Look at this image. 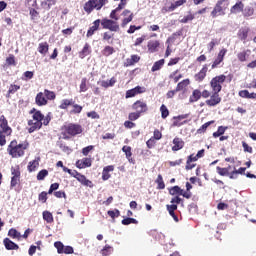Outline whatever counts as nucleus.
Wrapping results in <instances>:
<instances>
[{"label":"nucleus","mask_w":256,"mask_h":256,"mask_svg":"<svg viewBox=\"0 0 256 256\" xmlns=\"http://www.w3.org/2000/svg\"><path fill=\"white\" fill-rule=\"evenodd\" d=\"M30 115H32V119L28 120V133H35V131H39L43 125L47 127L49 123H51V112H49L46 116L43 115L41 110H37L32 108L30 110Z\"/></svg>","instance_id":"nucleus-1"},{"label":"nucleus","mask_w":256,"mask_h":256,"mask_svg":"<svg viewBox=\"0 0 256 256\" xmlns=\"http://www.w3.org/2000/svg\"><path fill=\"white\" fill-rule=\"evenodd\" d=\"M101 27L102 29H108L111 33H119V31H121L119 22L110 20L109 18H103L102 20L96 19L86 33L87 39L91 38L92 35H95Z\"/></svg>","instance_id":"nucleus-2"},{"label":"nucleus","mask_w":256,"mask_h":256,"mask_svg":"<svg viewBox=\"0 0 256 256\" xmlns=\"http://www.w3.org/2000/svg\"><path fill=\"white\" fill-rule=\"evenodd\" d=\"M29 147V143L19 144L17 140H12L8 145L7 152L13 158L23 157L25 150Z\"/></svg>","instance_id":"nucleus-3"},{"label":"nucleus","mask_w":256,"mask_h":256,"mask_svg":"<svg viewBox=\"0 0 256 256\" xmlns=\"http://www.w3.org/2000/svg\"><path fill=\"white\" fill-rule=\"evenodd\" d=\"M57 99V94L55 92L44 89V92H39L36 94L35 103L38 107H45L49 104V101H55Z\"/></svg>","instance_id":"nucleus-4"},{"label":"nucleus","mask_w":256,"mask_h":256,"mask_svg":"<svg viewBox=\"0 0 256 256\" xmlns=\"http://www.w3.org/2000/svg\"><path fill=\"white\" fill-rule=\"evenodd\" d=\"M229 5H231L229 0H218L210 13L212 19L225 17V15H227V11H229Z\"/></svg>","instance_id":"nucleus-5"},{"label":"nucleus","mask_w":256,"mask_h":256,"mask_svg":"<svg viewBox=\"0 0 256 256\" xmlns=\"http://www.w3.org/2000/svg\"><path fill=\"white\" fill-rule=\"evenodd\" d=\"M83 133V126L81 124L70 123L64 125L62 135L64 139H71V137H77Z\"/></svg>","instance_id":"nucleus-6"},{"label":"nucleus","mask_w":256,"mask_h":256,"mask_svg":"<svg viewBox=\"0 0 256 256\" xmlns=\"http://www.w3.org/2000/svg\"><path fill=\"white\" fill-rule=\"evenodd\" d=\"M227 81V76L225 74L218 75L211 79L210 81V87L213 92L221 93V90L223 89L222 84Z\"/></svg>","instance_id":"nucleus-7"},{"label":"nucleus","mask_w":256,"mask_h":256,"mask_svg":"<svg viewBox=\"0 0 256 256\" xmlns=\"http://www.w3.org/2000/svg\"><path fill=\"white\" fill-rule=\"evenodd\" d=\"M132 109L133 111H136L140 115H145V113L149 111V106L147 105V102H145L144 100H136L132 104Z\"/></svg>","instance_id":"nucleus-8"},{"label":"nucleus","mask_w":256,"mask_h":256,"mask_svg":"<svg viewBox=\"0 0 256 256\" xmlns=\"http://www.w3.org/2000/svg\"><path fill=\"white\" fill-rule=\"evenodd\" d=\"M227 55V49L226 48H222L219 52L218 55L216 57V59H214L212 65H211V69H217L218 67L223 65V61H225V56Z\"/></svg>","instance_id":"nucleus-9"},{"label":"nucleus","mask_w":256,"mask_h":256,"mask_svg":"<svg viewBox=\"0 0 256 256\" xmlns=\"http://www.w3.org/2000/svg\"><path fill=\"white\" fill-rule=\"evenodd\" d=\"M121 15L122 17H124L122 19L121 27H127V25H129V23H131V21H133V18L135 17V14H133V12H131V10L129 9L123 10Z\"/></svg>","instance_id":"nucleus-10"},{"label":"nucleus","mask_w":256,"mask_h":256,"mask_svg":"<svg viewBox=\"0 0 256 256\" xmlns=\"http://www.w3.org/2000/svg\"><path fill=\"white\" fill-rule=\"evenodd\" d=\"M205 103L208 107H217V105L221 103V96L219 95V92H213L210 99H207Z\"/></svg>","instance_id":"nucleus-11"},{"label":"nucleus","mask_w":256,"mask_h":256,"mask_svg":"<svg viewBox=\"0 0 256 256\" xmlns=\"http://www.w3.org/2000/svg\"><path fill=\"white\" fill-rule=\"evenodd\" d=\"M0 133H4L5 135H11L12 130L9 127V122L7 121V118H5V115L0 116Z\"/></svg>","instance_id":"nucleus-12"},{"label":"nucleus","mask_w":256,"mask_h":256,"mask_svg":"<svg viewBox=\"0 0 256 256\" xmlns=\"http://www.w3.org/2000/svg\"><path fill=\"white\" fill-rule=\"evenodd\" d=\"M244 1L245 0H236V3L230 8L231 15L243 13V10L245 9V3H243Z\"/></svg>","instance_id":"nucleus-13"},{"label":"nucleus","mask_w":256,"mask_h":256,"mask_svg":"<svg viewBox=\"0 0 256 256\" xmlns=\"http://www.w3.org/2000/svg\"><path fill=\"white\" fill-rule=\"evenodd\" d=\"M141 93H145V87L136 86L135 88L126 91L125 99H131L136 97V95H141Z\"/></svg>","instance_id":"nucleus-14"},{"label":"nucleus","mask_w":256,"mask_h":256,"mask_svg":"<svg viewBox=\"0 0 256 256\" xmlns=\"http://www.w3.org/2000/svg\"><path fill=\"white\" fill-rule=\"evenodd\" d=\"M170 203H172V204L166 205V209H167L168 213L177 211V205H181V203H183V199L179 196H175L171 199Z\"/></svg>","instance_id":"nucleus-15"},{"label":"nucleus","mask_w":256,"mask_h":256,"mask_svg":"<svg viewBox=\"0 0 256 256\" xmlns=\"http://www.w3.org/2000/svg\"><path fill=\"white\" fill-rule=\"evenodd\" d=\"M99 11L98 5H97V0H88L85 4H84V11L85 13H87V15H91V13H93V11Z\"/></svg>","instance_id":"nucleus-16"},{"label":"nucleus","mask_w":256,"mask_h":256,"mask_svg":"<svg viewBox=\"0 0 256 256\" xmlns=\"http://www.w3.org/2000/svg\"><path fill=\"white\" fill-rule=\"evenodd\" d=\"M207 71H209V66L207 64H204L202 66V69L194 75L195 81L198 83H202V81L205 80V77H207Z\"/></svg>","instance_id":"nucleus-17"},{"label":"nucleus","mask_w":256,"mask_h":256,"mask_svg":"<svg viewBox=\"0 0 256 256\" xmlns=\"http://www.w3.org/2000/svg\"><path fill=\"white\" fill-rule=\"evenodd\" d=\"M187 117H189V114H182L179 116H174L173 119V123H172V127H182V125H187L188 121L183 119H187Z\"/></svg>","instance_id":"nucleus-18"},{"label":"nucleus","mask_w":256,"mask_h":256,"mask_svg":"<svg viewBox=\"0 0 256 256\" xmlns=\"http://www.w3.org/2000/svg\"><path fill=\"white\" fill-rule=\"evenodd\" d=\"M161 47V42L159 40H150L147 43L148 53H157Z\"/></svg>","instance_id":"nucleus-19"},{"label":"nucleus","mask_w":256,"mask_h":256,"mask_svg":"<svg viewBox=\"0 0 256 256\" xmlns=\"http://www.w3.org/2000/svg\"><path fill=\"white\" fill-rule=\"evenodd\" d=\"M251 32V29L249 27H242L238 30L237 37L240 39V41H247V38L249 37V33Z\"/></svg>","instance_id":"nucleus-20"},{"label":"nucleus","mask_w":256,"mask_h":256,"mask_svg":"<svg viewBox=\"0 0 256 256\" xmlns=\"http://www.w3.org/2000/svg\"><path fill=\"white\" fill-rule=\"evenodd\" d=\"M113 171H115L114 165L105 166L102 171V180L109 181L111 179V174L109 173H113Z\"/></svg>","instance_id":"nucleus-21"},{"label":"nucleus","mask_w":256,"mask_h":256,"mask_svg":"<svg viewBox=\"0 0 256 256\" xmlns=\"http://www.w3.org/2000/svg\"><path fill=\"white\" fill-rule=\"evenodd\" d=\"M3 244L5 249H7V251H17V249H19V245H17L15 242L11 241V239L9 238H5L3 240Z\"/></svg>","instance_id":"nucleus-22"},{"label":"nucleus","mask_w":256,"mask_h":256,"mask_svg":"<svg viewBox=\"0 0 256 256\" xmlns=\"http://www.w3.org/2000/svg\"><path fill=\"white\" fill-rule=\"evenodd\" d=\"M141 61V57L137 54L131 55L130 58H127L124 67H132V65H135V63H139Z\"/></svg>","instance_id":"nucleus-23"},{"label":"nucleus","mask_w":256,"mask_h":256,"mask_svg":"<svg viewBox=\"0 0 256 256\" xmlns=\"http://www.w3.org/2000/svg\"><path fill=\"white\" fill-rule=\"evenodd\" d=\"M173 143L174 146L172 147V151H181V149L185 147V142L179 137L174 138Z\"/></svg>","instance_id":"nucleus-24"},{"label":"nucleus","mask_w":256,"mask_h":256,"mask_svg":"<svg viewBox=\"0 0 256 256\" xmlns=\"http://www.w3.org/2000/svg\"><path fill=\"white\" fill-rule=\"evenodd\" d=\"M77 181H79V183H81V185H84L85 187H92L93 182H91L90 180L87 179V177H85V175L78 173V175L76 176Z\"/></svg>","instance_id":"nucleus-25"},{"label":"nucleus","mask_w":256,"mask_h":256,"mask_svg":"<svg viewBox=\"0 0 256 256\" xmlns=\"http://www.w3.org/2000/svg\"><path fill=\"white\" fill-rule=\"evenodd\" d=\"M251 55V50H243L242 52H239L237 54V59L240 61V63H245L249 59V56Z\"/></svg>","instance_id":"nucleus-26"},{"label":"nucleus","mask_w":256,"mask_h":256,"mask_svg":"<svg viewBox=\"0 0 256 256\" xmlns=\"http://www.w3.org/2000/svg\"><path fill=\"white\" fill-rule=\"evenodd\" d=\"M175 33L168 37V39L166 40V44H167V48H166V52H165V57H169V55H171L172 51H171V43H175Z\"/></svg>","instance_id":"nucleus-27"},{"label":"nucleus","mask_w":256,"mask_h":256,"mask_svg":"<svg viewBox=\"0 0 256 256\" xmlns=\"http://www.w3.org/2000/svg\"><path fill=\"white\" fill-rule=\"evenodd\" d=\"M88 55H91V45L89 43H86L83 47V49L79 52L80 59H85Z\"/></svg>","instance_id":"nucleus-28"},{"label":"nucleus","mask_w":256,"mask_h":256,"mask_svg":"<svg viewBox=\"0 0 256 256\" xmlns=\"http://www.w3.org/2000/svg\"><path fill=\"white\" fill-rule=\"evenodd\" d=\"M189 85H191V80H189V78H186L177 84L176 91H183L184 89H187Z\"/></svg>","instance_id":"nucleus-29"},{"label":"nucleus","mask_w":256,"mask_h":256,"mask_svg":"<svg viewBox=\"0 0 256 256\" xmlns=\"http://www.w3.org/2000/svg\"><path fill=\"white\" fill-rule=\"evenodd\" d=\"M201 99V90L195 89L192 91V95L189 97V103H197Z\"/></svg>","instance_id":"nucleus-30"},{"label":"nucleus","mask_w":256,"mask_h":256,"mask_svg":"<svg viewBox=\"0 0 256 256\" xmlns=\"http://www.w3.org/2000/svg\"><path fill=\"white\" fill-rule=\"evenodd\" d=\"M168 78L171 79L172 81H174L175 83H179V81H181V79H183V74H179V69H176L175 71L170 73Z\"/></svg>","instance_id":"nucleus-31"},{"label":"nucleus","mask_w":256,"mask_h":256,"mask_svg":"<svg viewBox=\"0 0 256 256\" xmlns=\"http://www.w3.org/2000/svg\"><path fill=\"white\" fill-rule=\"evenodd\" d=\"M39 161L40 159L37 158L36 160L30 161L28 163L27 170L29 171V173H33V171H37V169L39 168Z\"/></svg>","instance_id":"nucleus-32"},{"label":"nucleus","mask_w":256,"mask_h":256,"mask_svg":"<svg viewBox=\"0 0 256 256\" xmlns=\"http://www.w3.org/2000/svg\"><path fill=\"white\" fill-rule=\"evenodd\" d=\"M242 15L245 18L253 17V15H255V8H253V6H246V7L244 6Z\"/></svg>","instance_id":"nucleus-33"},{"label":"nucleus","mask_w":256,"mask_h":256,"mask_svg":"<svg viewBox=\"0 0 256 256\" xmlns=\"http://www.w3.org/2000/svg\"><path fill=\"white\" fill-rule=\"evenodd\" d=\"M123 153H125L126 159H128L129 163H134L133 160V152H131V146H123L122 147Z\"/></svg>","instance_id":"nucleus-34"},{"label":"nucleus","mask_w":256,"mask_h":256,"mask_svg":"<svg viewBox=\"0 0 256 256\" xmlns=\"http://www.w3.org/2000/svg\"><path fill=\"white\" fill-rule=\"evenodd\" d=\"M169 195H172V197H179V195L183 194V189L179 186H173L168 189Z\"/></svg>","instance_id":"nucleus-35"},{"label":"nucleus","mask_w":256,"mask_h":256,"mask_svg":"<svg viewBox=\"0 0 256 256\" xmlns=\"http://www.w3.org/2000/svg\"><path fill=\"white\" fill-rule=\"evenodd\" d=\"M38 53L41 55H47L49 53V43L42 42L38 45Z\"/></svg>","instance_id":"nucleus-36"},{"label":"nucleus","mask_w":256,"mask_h":256,"mask_svg":"<svg viewBox=\"0 0 256 256\" xmlns=\"http://www.w3.org/2000/svg\"><path fill=\"white\" fill-rule=\"evenodd\" d=\"M75 101L73 99H63L59 105V109L67 110L69 107H72Z\"/></svg>","instance_id":"nucleus-37"},{"label":"nucleus","mask_w":256,"mask_h":256,"mask_svg":"<svg viewBox=\"0 0 256 256\" xmlns=\"http://www.w3.org/2000/svg\"><path fill=\"white\" fill-rule=\"evenodd\" d=\"M187 3V0H177L176 2L172 3L168 8L165 9V11H175L178 7H181V5H185Z\"/></svg>","instance_id":"nucleus-38"},{"label":"nucleus","mask_w":256,"mask_h":256,"mask_svg":"<svg viewBox=\"0 0 256 256\" xmlns=\"http://www.w3.org/2000/svg\"><path fill=\"white\" fill-rule=\"evenodd\" d=\"M163 65H165V59L156 61L151 68V72L155 73V71H161V69H163Z\"/></svg>","instance_id":"nucleus-39"},{"label":"nucleus","mask_w":256,"mask_h":256,"mask_svg":"<svg viewBox=\"0 0 256 256\" xmlns=\"http://www.w3.org/2000/svg\"><path fill=\"white\" fill-rule=\"evenodd\" d=\"M19 89H21V86H19L17 84H11L9 86L8 92L6 94L7 99H9L11 97V95H15V93H17L19 91Z\"/></svg>","instance_id":"nucleus-40"},{"label":"nucleus","mask_w":256,"mask_h":256,"mask_svg":"<svg viewBox=\"0 0 256 256\" xmlns=\"http://www.w3.org/2000/svg\"><path fill=\"white\" fill-rule=\"evenodd\" d=\"M101 53L104 57H110V55H113V53H115V48H113L110 45H107L103 48Z\"/></svg>","instance_id":"nucleus-41"},{"label":"nucleus","mask_w":256,"mask_h":256,"mask_svg":"<svg viewBox=\"0 0 256 256\" xmlns=\"http://www.w3.org/2000/svg\"><path fill=\"white\" fill-rule=\"evenodd\" d=\"M113 37H115V34H113L110 31H106L102 34V39L103 41H105L106 43H113ZM112 39V41H111Z\"/></svg>","instance_id":"nucleus-42"},{"label":"nucleus","mask_w":256,"mask_h":256,"mask_svg":"<svg viewBox=\"0 0 256 256\" xmlns=\"http://www.w3.org/2000/svg\"><path fill=\"white\" fill-rule=\"evenodd\" d=\"M42 217L46 223H53L54 221L53 214L47 210L43 211Z\"/></svg>","instance_id":"nucleus-43"},{"label":"nucleus","mask_w":256,"mask_h":256,"mask_svg":"<svg viewBox=\"0 0 256 256\" xmlns=\"http://www.w3.org/2000/svg\"><path fill=\"white\" fill-rule=\"evenodd\" d=\"M115 83H117V80L115 78H111L109 81H101L100 85L101 87H104V89H107L109 87H113V85H115Z\"/></svg>","instance_id":"nucleus-44"},{"label":"nucleus","mask_w":256,"mask_h":256,"mask_svg":"<svg viewBox=\"0 0 256 256\" xmlns=\"http://www.w3.org/2000/svg\"><path fill=\"white\" fill-rule=\"evenodd\" d=\"M81 111H83V106L76 104L75 102L72 104V109L70 111V113L72 115H79V113H81Z\"/></svg>","instance_id":"nucleus-45"},{"label":"nucleus","mask_w":256,"mask_h":256,"mask_svg":"<svg viewBox=\"0 0 256 256\" xmlns=\"http://www.w3.org/2000/svg\"><path fill=\"white\" fill-rule=\"evenodd\" d=\"M213 123H215L214 120H211V121H208V122L204 123V124L197 130L198 135H201V134L205 133V131H207V128H208L210 125H213Z\"/></svg>","instance_id":"nucleus-46"},{"label":"nucleus","mask_w":256,"mask_h":256,"mask_svg":"<svg viewBox=\"0 0 256 256\" xmlns=\"http://www.w3.org/2000/svg\"><path fill=\"white\" fill-rule=\"evenodd\" d=\"M216 171L221 177L229 176V168H222L221 166H217Z\"/></svg>","instance_id":"nucleus-47"},{"label":"nucleus","mask_w":256,"mask_h":256,"mask_svg":"<svg viewBox=\"0 0 256 256\" xmlns=\"http://www.w3.org/2000/svg\"><path fill=\"white\" fill-rule=\"evenodd\" d=\"M226 131L227 127L219 126L217 131L213 133V137L217 139V137H221L222 135H224Z\"/></svg>","instance_id":"nucleus-48"},{"label":"nucleus","mask_w":256,"mask_h":256,"mask_svg":"<svg viewBox=\"0 0 256 256\" xmlns=\"http://www.w3.org/2000/svg\"><path fill=\"white\" fill-rule=\"evenodd\" d=\"M160 113H161L162 119H167L169 117V109L167 108V106L165 104L161 105Z\"/></svg>","instance_id":"nucleus-49"},{"label":"nucleus","mask_w":256,"mask_h":256,"mask_svg":"<svg viewBox=\"0 0 256 256\" xmlns=\"http://www.w3.org/2000/svg\"><path fill=\"white\" fill-rule=\"evenodd\" d=\"M87 83H88L87 78L81 79L79 93H85L89 89V87L87 86Z\"/></svg>","instance_id":"nucleus-50"},{"label":"nucleus","mask_w":256,"mask_h":256,"mask_svg":"<svg viewBox=\"0 0 256 256\" xmlns=\"http://www.w3.org/2000/svg\"><path fill=\"white\" fill-rule=\"evenodd\" d=\"M48 175H49V171L47 169H43V170L39 171L36 176L37 181H43L45 179V177H47Z\"/></svg>","instance_id":"nucleus-51"},{"label":"nucleus","mask_w":256,"mask_h":256,"mask_svg":"<svg viewBox=\"0 0 256 256\" xmlns=\"http://www.w3.org/2000/svg\"><path fill=\"white\" fill-rule=\"evenodd\" d=\"M157 183V189H165V181H163V176L159 174L155 181Z\"/></svg>","instance_id":"nucleus-52"},{"label":"nucleus","mask_w":256,"mask_h":256,"mask_svg":"<svg viewBox=\"0 0 256 256\" xmlns=\"http://www.w3.org/2000/svg\"><path fill=\"white\" fill-rule=\"evenodd\" d=\"M8 237H12V239H19V237H21V233H19L17 229L12 228L8 231Z\"/></svg>","instance_id":"nucleus-53"},{"label":"nucleus","mask_w":256,"mask_h":256,"mask_svg":"<svg viewBox=\"0 0 256 256\" xmlns=\"http://www.w3.org/2000/svg\"><path fill=\"white\" fill-rule=\"evenodd\" d=\"M57 4V0H46L44 2H42V7H45V9H51V7H53V5Z\"/></svg>","instance_id":"nucleus-54"},{"label":"nucleus","mask_w":256,"mask_h":256,"mask_svg":"<svg viewBox=\"0 0 256 256\" xmlns=\"http://www.w3.org/2000/svg\"><path fill=\"white\" fill-rule=\"evenodd\" d=\"M11 175L12 177H21V169L19 168V166L11 167Z\"/></svg>","instance_id":"nucleus-55"},{"label":"nucleus","mask_w":256,"mask_h":256,"mask_svg":"<svg viewBox=\"0 0 256 256\" xmlns=\"http://www.w3.org/2000/svg\"><path fill=\"white\" fill-rule=\"evenodd\" d=\"M137 223H139V221H137V219L135 218H124L122 220V225H131V224L137 225Z\"/></svg>","instance_id":"nucleus-56"},{"label":"nucleus","mask_w":256,"mask_h":256,"mask_svg":"<svg viewBox=\"0 0 256 256\" xmlns=\"http://www.w3.org/2000/svg\"><path fill=\"white\" fill-rule=\"evenodd\" d=\"M19 183H21V177H11L10 189H15V186Z\"/></svg>","instance_id":"nucleus-57"},{"label":"nucleus","mask_w":256,"mask_h":256,"mask_svg":"<svg viewBox=\"0 0 256 256\" xmlns=\"http://www.w3.org/2000/svg\"><path fill=\"white\" fill-rule=\"evenodd\" d=\"M216 45H219V40H217V39H212L208 43L207 47H208L209 53H211V51H213V49H215Z\"/></svg>","instance_id":"nucleus-58"},{"label":"nucleus","mask_w":256,"mask_h":256,"mask_svg":"<svg viewBox=\"0 0 256 256\" xmlns=\"http://www.w3.org/2000/svg\"><path fill=\"white\" fill-rule=\"evenodd\" d=\"M54 247L57 249V253H59V255L63 254V249L65 248V245H63L61 241L55 242Z\"/></svg>","instance_id":"nucleus-59"},{"label":"nucleus","mask_w":256,"mask_h":256,"mask_svg":"<svg viewBox=\"0 0 256 256\" xmlns=\"http://www.w3.org/2000/svg\"><path fill=\"white\" fill-rule=\"evenodd\" d=\"M94 149L95 146L93 145L86 146L82 149V155H84V157H87L89 153H91V151H94Z\"/></svg>","instance_id":"nucleus-60"},{"label":"nucleus","mask_w":256,"mask_h":256,"mask_svg":"<svg viewBox=\"0 0 256 256\" xmlns=\"http://www.w3.org/2000/svg\"><path fill=\"white\" fill-rule=\"evenodd\" d=\"M107 214L109 215V217H111V219H115L121 215V212L119 211V209H115L109 210Z\"/></svg>","instance_id":"nucleus-61"},{"label":"nucleus","mask_w":256,"mask_h":256,"mask_svg":"<svg viewBox=\"0 0 256 256\" xmlns=\"http://www.w3.org/2000/svg\"><path fill=\"white\" fill-rule=\"evenodd\" d=\"M47 195H49V192L48 193L45 191L41 192L38 195V201H40V203H47V199H48Z\"/></svg>","instance_id":"nucleus-62"},{"label":"nucleus","mask_w":256,"mask_h":256,"mask_svg":"<svg viewBox=\"0 0 256 256\" xmlns=\"http://www.w3.org/2000/svg\"><path fill=\"white\" fill-rule=\"evenodd\" d=\"M141 117V115L139 114V112H130L128 114V119L129 121H137V119H139Z\"/></svg>","instance_id":"nucleus-63"},{"label":"nucleus","mask_w":256,"mask_h":256,"mask_svg":"<svg viewBox=\"0 0 256 256\" xmlns=\"http://www.w3.org/2000/svg\"><path fill=\"white\" fill-rule=\"evenodd\" d=\"M102 255L104 256H108L111 255V253H113V247L106 245L102 250H101Z\"/></svg>","instance_id":"nucleus-64"}]
</instances>
